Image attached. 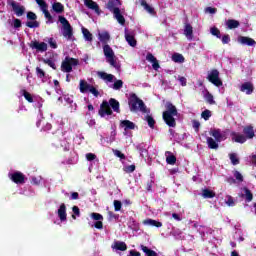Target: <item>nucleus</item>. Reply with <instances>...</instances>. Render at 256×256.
<instances>
[{
	"instance_id": "nucleus-58",
	"label": "nucleus",
	"mask_w": 256,
	"mask_h": 256,
	"mask_svg": "<svg viewBox=\"0 0 256 256\" xmlns=\"http://www.w3.org/2000/svg\"><path fill=\"white\" fill-rule=\"evenodd\" d=\"M48 43L52 49H57V42L53 38H50Z\"/></svg>"
},
{
	"instance_id": "nucleus-63",
	"label": "nucleus",
	"mask_w": 256,
	"mask_h": 256,
	"mask_svg": "<svg viewBox=\"0 0 256 256\" xmlns=\"http://www.w3.org/2000/svg\"><path fill=\"white\" fill-rule=\"evenodd\" d=\"M13 26L15 27V29H19V27H21V20L14 19Z\"/></svg>"
},
{
	"instance_id": "nucleus-24",
	"label": "nucleus",
	"mask_w": 256,
	"mask_h": 256,
	"mask_svg": "<svg viewBox=\"0 0 256 256\" xmlns=\"http://www.w3.org/2000/svg\"><path fill=\"white\" fill-rule=\"evenodd\" d=\"M143 225H146L148 227H163V223L153 220V219H146L143 220Z\"/></svg>"
},
{
	"instance_id": "nucleus-46",
	"label": "nucleus",
	"mask_w": 256,
	"mask_h": 256,
	"mask_svg": "<svg viewBox=\"0 0 256 256\" xmlns=\"http://www.w3.org/2000/svg\"><path fill=\"white\" fill-rule=\"evenodd\" d=\"M90 217L94 220V221H103V215L99 214V213H91Z\"/></svg>"
},
{
	"instance_id": "nucleus-3",
	"label": "nucleus",
	"mask_w": 256,
	"mask_h": 256,
	"mask_svg": "<svg viewBox=\"0 0 256 256\" xmlns=\"http://www.w3.org/2000/svg\"><path fill=\"white\" fill-rule=\"evenodd\" d=\"M175 117H177V107L170 102L166 103V111L163 112V119L168 127H175L177 125Z\"/></svg>"
},
{
	"instance_id": "nucleus-41",
	"label": "nucleus",
	"mask_w": 256,
	"mask_h": 256,
	"mask_svg": "<svg viewBox=\"0 0 256 256\" xmlns=\"http://www.w3.org/2000/svg\"><path fill=\"white\" fill-rule=\"evenodd\" d=\"M72 219H77V217H80L81 216V211L79 210V207L77 206H73L72 207Z\"/></svg>"
},
{
	"instance_id": "nucleus-31",
	"label": "nucleus",
	"mask_w": 256,
	"mask_h": 256,
	"mask_svg": "<svg viewBox=\"0 0 256 256\" xmlns=\"http://www.w3.org/2000/svg\"><path fill=\"white\" fill-rule=\"evenodd\" d=\"M82 35L85 41H93V34L85 27H82Z\"/></svg>"
},
{
	"instance_id": "nucleus-37",
	"label": "nucleus",
	"mask_w": 256,
	"mask_h": 256,
	"mask_svg": "<svg viewBox=\"0 0 256 256\" xmlns=\"http://www.w3.org/2000/svg\"><path fill=\"white\" fill-rule=\"evenodd\" d=\"M202 197H204V199H213L215 193L209 189H205L202 191Z\"/></svg>"
},
{
	"instance_id": "nucleus-8",
	"label": "nucleus",
	"mask_w": 256,
	"mask_h": 256,
	"mask_svg": "<svg viewBox=\"0 0 256 256\" xmlns=\"http://www.w3.org/2000/svg\"><path fill=\"white\" fill-rule=\"evenodd\" d=\"M103 52L106 57L107 63L111 65V67L117 68V60L115 59V52L113 51V48L109 46L108 44H105L103 46Z\"/></svg>"
},
{
	"instance_id": "nucleus-7",
	"label": "nucleus",
	"mask_w": 256,
	"mask_h": 256,
	"mask_svg": "<svg viewBox=\"0 0 256 256\" xmlns=\"http://www.w3.org/2000/svg\"><path fill=\"white\" fill-rule=\"evenodd\" d=\"M59 22L62 25L61 33L63 37H65V39L68 41H71V39H73V28L71 27V24H69L67 18L62 16L59 17Z\"/></svg>"
},
{
	"instance_id": "nucleus-12",
	"label": "nucleus",
	"mask_w": 256,
	"mask_h": 256,
	"mask_svg": "<svg viewBox=\"0 0 256 256\" xmlns=\"http://www.w3.org/2000/svg\"><path fill=\"white\" fill-rule=\"evenodd\" d=\"M36 3L39 5V7L41 8V11L44 13L45 18L47 19L46 23L47 24L53 23V17L51 16L49 11L47 10V4L45 3V1L36 0Z\"/></svg>"
},
{
	"instance_id": "nucleus-62",
	"label": "nucleus",
	"mask_w": 256,
	"mask_h": 256,
	"mask_svg": "<svg viewBox=\"0 0 256 256\" xmlns=\"http://www.w3.org/2000/svg\"><path fill=\"white\" fill-rule=\"evenodd\" d=\"M192 125H193V128L196 129V131H198L199 127H201V123H199V121L197 120H193Z\"/></svg>"
},
{
	"instance_id": "nucleus-49",
	"label": "nucleus",
	"mask_w": 256,
	"mask_h": 256,
	"mask_svg": "<svg viewBox=\"0 0 256 256\" xmlns=\"http://www.w3.org/2000/svg\"><path fill=\"white\" fill-rule=\"evenodd\" d=\"M146 121H147L149 127H151V129H153V127H155V120L153 119V117L147 115Z\"/></svg>"
},
{
	"instance_id": "nucleus-4",
	"label": "nucleus",
	"mask_w": 256,
	"mask_h": 256,
	"mask_svg": "<svg viewBox=\"0 0 256 256\" xmlns=\"http://www.w3.org/2000/svg\"><path fill=\"white\" fill-rule=\"evenodd\" d=\"M111 107H112L113 111H115L116 113H119V102L117 100L111 98L109 102L104 101L101 104L100 110H99V115L102 117H107V115H111V113H113V111L111 110Z\"/></svg>"
},
{
	"instance_id": "nucleus-61",
	"label": "nucleus",
	"mask_w": 256,
	"mask_h": 256,
	"mask_svg": "<svg viewBox=\"0 0 256 256\" xmlns=\"http://www.w3.org/2000/svg\"><path fill=\"white\" fill-rule=\"evenodd\" d=\"M231 41V38L229 37V35H224L223 37H222V43L224 44V45H227V43H229Z\"/></svg>"
},
{
	"instance_id": "nucleus-10",
	"label": "nucleus",
	"mask_w": 256,
	"mask_h": 256,
	"mask_svg": "<svg viewBox=\"0 0 256 256\" xmlns=\"http://www.w3.org/2000/svg\"><path fill=\"white\" fill-rule=\"evenodd\" d=\"M207 79L212 85H215V87H221L223 85V81H221L219 77V71L216 69L208 72Z\"/></svg>"
},
{
	"instance_id": "nucleus-15",
	"label": "nucleus",
	"mask_w": 256,
	"mask_h": 256,
	"mask_svg": "<svg viewBox=\"0 0 256 256\" xmlns=\"http://www.w3.org/2000/svg\"><path fill=\"white\" fill-rule=\"evenodd\" d=\"M238 43L241 45H247L248 47H255L256 42L254 39L246 37V36H239Z\"/></svg>"
},
{
	"instance_id": "nucleus-35",
	"label": "nucleus",
	"mask_w": 256,
	"mask_h": 256,
	"mask_svg": "<svg viewBox=\"0 0 256 256\" xmlns=\"http://www.w3.org/2000/svg\"><path fill=\"white\" fill-rule=\"evenodd\" d=\"M204 99L209 103V105H215V100L213 99V94L209 93V91H205Z\"/></svg>"
},
{
	"instance_id": "nucleus-30",
	"label": "nucleus",
	"mask_w": 256,
	"mask_h": 256,
	"mask_svg": "<svg viewBox=\"0 0 256 256\" xmlns=\"http://www.w3.org/2000/svg\"><path fill=\"white\" fill-rule=\"evenodd\" d=\"M243 133L246 135V139H253V137H255V131L251 126L245 127Z\"/></svg>"
},
{
	"instance_id": "nucleus-2",
	"label": "nucleus",
	"mask_w": 256,
	"mask_h": 256,
	"mask_svg": "<svg viewBox=\"0 0 256 256\" xmlns=\"http://www.w3.org/2000/svg\"><path fill=\"white\" fill-rule=\"evenodd\" d=\"M97 76L102 79V81H105V83L111 88L114 89L115 91H119L123 87V81L122 80H117L113 74H107V72H102L99 71L97 72ZM114 81V83H113ZM113 83V84H109Z\"/></svg>"
},
{
	"instance_id": "nucleus-27",
	"label": "nucleus",
	"mask_w": 256,
	"mask_h": 256,
	"mask_svg": "<svg viewBox=\"0 0 256 256\" xmlns=\"http://www.w3.org/2000/svg\"><path fill=\"white\" fill-rule=\"evenodd\" d=\"M165 157L166 163H168V165H175V163H177V158L175 157V155H173V153L167 151L165 153Z\"/></svg>"
},
{
	"instance_id": "nucleus-51",
	"label": "nucleus",
	"mask_w": 256,
	"mask_h": 256,
	"mask_svg": "<svg viewBox=\"0 0 256 256\" xmlns=\"http://www.w3.org/2000/svg\"><path fill=\"white\" fill-rule=\"evenodd\" d=\"M36 74L37 77H39L40 79H43V77H45V71H43V69H41L40 67L36 68Z\"/></svg>"
},
{
	"instance_id": "nucleus-42",
	"label": "nucleus",
	"mask_w": 256,
	"mask_h": 256,
	"mask_svg": "<svg viewBox=\"0 0 256 256\" xmlns=\"http://www.w3.org/2000/svg\"><path fill=\"white\" fill-rule=\"evenodd\" d=\"M22 95L26 99V101H28V103H33V96L31 95V93L23 90Z\"/></svg>"
},
{
	"instance_id": "nucleus-18",
	"label": "nucleus",
	"mask_w": 256,
	"mask_h": 256,
	"mask_svg": "<svg viewBox=\"0 0 256 256\" xmlns=\"http://www.w3.org/2000/svg\"><path fill=\"white\" fill-rule=\"evenodd\" d=\"M57 215L60 219V221H67V207L65 204H61L58 208Z\"/></svg>"
},
{
	"instance_id": "nucleus-11",
	"label": "nucleus",
	"mask_w": 256,
	"mask_h": 256,
	"mask_svg": "<svg viewBox=\"0 0 256 256\" xmlns=\"http://www.w3.org/2000/svg\"><path fill=\"white\" fill-rule=\"evenodd\" d=\"M77 65V60L74 58L67 57L62 62L61 69L64 71V73H71L73 71V67Z\"/></svg>"
},
{
	"instance_id": "nucleus-29",
	"label": "nucleus",
	"mask_w": 256,
	"mask_h": 256,
	"mask_svg": "<svg viewBox=\"0 0 256 256\" xmlns=\"http://www.w3.org/2000/svg\"><path fill=\"white\" fill-rule=\"evenodd\" d=\"M184 35L186 36L187 39H189V41L193 39V27L191 26V24L185 25Z\"/></svg>"
},
{
	"instance_id": "nucleus-9",
	"label": "nucleus",
	"mask_w": 256,
	"mask_h": 256,
	"mask_svg": "<svg viewBox=\"0 0 256 256\" xmlns=\"http://www.w3.org/2000/svg\"><path fill=\"white\" fill-rule=\"evenodd\" d=\"M79 89L80 93H91L94 97H99V90L85 80H80Z\"/></svg>"
},
{
	"instance_id": "nucleus-36",
	"label": "nucleus",
	"mask_w": 256,
	"mask_h": 256,
	"mask_svg": "<svg viewBox=\"0 0 256 256\" xmlns=\"http://www.w3.org/2000/svg\"><path fill=\"white\" fill-rule=\"evenodd\" d=\"M228 29H237L239 27V21L230 19L226 22Z\"/></svg>"
},
{
	"instance_id": "nucleus-17",
	"label": "nucleus",
	"mask_w": 256,
	"mask_h": 256,
	"mask_svg": "<svg viewBox=\"0 0 256 256\" xmlns=\"http://www.w3.org/2000/svg\"><path fill=\"white\" fill-rule=\"evenodd\" d=\"M254 89L255 88L253 86V83H251V82H245L240 87V91L242 93H246V95H251V93H253Z\"/></svg>"
},
{
	"instance_id": "nucleus-5",
	"label": "nucleus",
	"mask_w": 256,
	"mask_h": 256,
	"mask_svg": "<svg viewBox=\"0 0 256 256\" xmlns=\"http://www.w3.org/2000/svg\"><path fill=\"white\" fill-rule=\"evenodd\" d=\"M120 6L121 2L119 0H111L107 4V9L113 12L114 18L120 25H125V17H123V14H121V10L119 9Z\"/></svg>"
},
{
	"instance_id": "nucleus-32",
	"label": "nucleus",
	"mask_w": 256,
	"mask_h": 256,
	"mask_svg": "<svg viewBox=\"0 0 256 256\" xmlns=\"http://www.w3.org/2000/svg\"><path fill=\"white\" fill-rule=\"evenodd\" d=\"M172 61H174V63H185V57H183L182 54L174 53L172 55Z\"/></svg>"
},
{
	"instance_id": "nucleus-13",
	"label": "nucleus",
	"mask_w": 256,
	"mask_h": 256,
	"mask_svg": "<svg viewBox=\"0 0 256 256\" xmlns=\"http://www.w3.org/2000/svg\"><path fill=\"white\" fill-rule=\"evenodd\" d=\"M9 178L11 181L17 184L25 183V175L21 172H14L9 174Z\"/></svg>"
},
{
	"instance_id": "nucleus-21",
	"label": "nucleus",
	"mask_w": 256,
	"mask_h": 256,
	"mask_svg": "<svg viewBox=\"0 0 256 256\" xmlns=\"http://www.w3.org/2000/svg\"><path fill=\"white\" fill-rule=\"evenodd\" d=\"M84 5L99 15V5L93 0H84Z\"/></svg>"
},
{
	"instance_id": "nucleus-19",
	"label": "nucleus",
	"mask_w": 256,
	"mask_h": 256,
	"mask_svg": "<svg viewBox=\"0 0 256 256\" xmlns=\"http://www.w3.org/2000/svg\"><path fill=\"white\" fill-rule=\"evenodd\" d=\"M231 138L232 141H234V143H245V141H247V138L245 137V135L237 133V132H232L231 133Z\"/></svg>"
},
{
	"instance_id": "nucleus-43",
	"label": "nucleus",
	"mask_w": 256,
	"mask_h": 256,
	"mask_svg": "<svg viewBox=\"0 0 256 256\" xmlns=\"http://www.w3.org/2000/svg\"><path fill=\"white\" fill-rule=\"evenodd\" d=\"M26 25L30 28V29H35L37 27H39V22H37L36 20H30L26 22Z\"/></svg>"
},
{
	"instance_id": "nucleus-23",
	"label": "nucleus",
	"mask_w": 256,
	"mask_h": 256,
	"mask_svg": "<svg viewBox=\"0 0 256 256\" xmlns=\"http://www.w3.org/2000/svg\"><path fill=\"white\" fill-rule=\"evenodd\" d=\"M12 9L17 17H21L25 13V8L15 2L12 3Z\"/></svg>"
},
{
	"instance_id": "nucleus-14",
	"label": "nucleus",
	"mask_w": 256,
	"mask_h": 256,
	"mask_svg": "<svg viewBox=\"0 0 256 256\" xmlns=\"http://www.w3.org/2000/svg\"><path fill=\"white\" fill-rule=\"evenodd\" d=\"M239 195L245 199L247 203H251V201H253V193H251V190H249L247 187L242 188Z\"/></svg>"
},
{
	"instance_id": "nucleus-6",
	"label": "nucleus",
	"mask_w": 256,
	"mask_h": 256,
	"mask_svg": "<svg viewBox=\"0 0 256 256\" xmlns=\"http://www.w3.org/2000/svg\"><path fill=\"white\" fill-rule=\"evenodd\" d=\"M129 107H130V111L134 113H137V111H141L142 113H147V108L145 107V103H143V100L139 99L135 94L130 95Z\"/></svg>"
},
{
	"instance_id": "nucleus-1",
	"label": "nucleus",
	"mask_w": 256,
	"mask_h": 256,
	"mask_svg": "<svg viewBox=\"0 0 256 256\" xmlns=\"http://www.w3.org/2000/svg\"><path fill=\"white\" fill-rule=\"evenodd\" d=\"M209 133L211 137H214V139L211 137L206 138L209 149H219V143L227 139V132L225 131H221L219 129L214 128L211 129Z\"/></svg>"
},
{
	"instance_id": "nucleus-20",
	"label": "nucleus",
	"mask_w": 256,
	"mask_h": 256,
	"mask_svg": "<svg viewBox=\"0 0 256 256\" xmlns=\"http://www.w3.org/2000/svg\"><path fill=\"white\" fill-rule=\"evenodd\" d=\"M98 39L101 43H103L104 45H107V43H109V40L111 39V36L109 35V32L102 31V32H98Z\"/></svg>"
},
{
	"instance_id": "nucleus-59",
	"label": "nucleus",
	"mask_w": 256,
	"mask_h": 256,
	"mask_svg": "<svg viewBox=\"0 0 256 256\" xmlns=\"http://www.w3.org/2000/svg\"><path fill=\"white\" fill-rule=\"evenodd\" d=\"M41 180H42L41 176L33 177L32 183L33 185H39L41 183Z\"/></svg>"
},
{
	"instance_id": "nucleus-50",
	"label": "nucleus",
	"mask_w": 256,
	"mask_h": 256,
	"mask_svg": "<svg viewBox=\"0 0 256 256\" xmlns=\"http://www.w3.org/2000/svg\"><path fill=\"white\" fill-rule=\"evenodd\" d=\"M123 171H125V173H133V171H135V165L124 166Z\"/></svg>"
},
{
	"instance_id": "nucleus-53",
	"label": "nucleus",
	"mask_w": 256,
	"mask_h": 256,
	"mask_svg": "<svg viewBox=\"0 0 256 256\" xmlns=\"http://www.w3.org/2000/svg\"><path fill=\"white\" fill-rule=\"evenodd\" d=\"M86 159H87V161H95V159H97V155H95L93 153H87Z\"/></svg>"
},
{
	"instance_id": "nucleus-38",
	"label": "nucleus",
	"mask_w": 256,
	"mask_h": 256,
	"mask_svg": "<svg viewBox=\"0 0 256 256\" xmlns=\"http://www.w3.org/2000/svg\"><path fill=\"white\" fill-rule=\"evenodd\" d=\"M232 165H239V156L236 153L229 154Z\"/></svg>"
},
{
	"instance_id": "nucleus-55",
	"label": "nucleus",
	"mask_w": 256,
	"mask_h": 256,
	"mask_svg": "<svg viewBox=\"0 0 256 256\" xmlns=\"http://www.w3.org/2000/svg\"><path fill=\"white\" fill-rule=\"evenodd\" d=\"M113 153L116 157H119V159H125V154H122L119 150H113Z\"/></svg>"
},
{
	"instance_id": "nucleus-22",
	"label": "nucleus",
	"mask_w": 256,
	"mask_h": 256,
	"mask_svg": "<svg viewBox=\"0 0 256 256\" xmlns=\"http://www.w3.org/2000/svg\"><path fill=\"white\" fill-rule=\"evenodd\" d=\"M146 59L149 61V63H152V67L155 71H157L159 69V62L157 61V58H155V56H153V54L148 53L146 56Z\"/></svg>"
},
{
	"instance_id": "nucleus-40",
	"label": "nucleus",
	"mask_w": 256,
	"mask_h": 256,
	"mask_svg": "<svg viewBox=\"0 0 256 256\" xmlns=\"http://www.w3.org/2000/svg\"><path fill=\"white\" fill-rule=\"evenodd\" d=\"M225 203L228 205V207H235V200L233 199L232 196H226L225 197Z\"/></svg>"
},
{
	"instance_id": "nucleus-57",
	"label": "nucleus",
	"mask_w": 256,
	"mask_h": 256,
	"mask_svg": "<svg viewBox=\"0 0 256 256\" xmlns=\"http://www.w3.org/2000/svg\"><path fill=\"white\" fill-rule=\"evenodd\" d=\"M27 18H28L30 21H36L37 15H36L35 13H33V12H28Z\"/></svg>"
},
{
	"instance_id": "nucleus-56",
	"label": "nucleus",
	"mask_w": 256,
	"mask_h": 256,
	"mask_svg": "<svg viewBox=\"0 0 256 256\" xmlns=\"http://www.w3.org/2000/svg\"><path fill=\"white\" fill-rule=\"evenodd\" d=\"M44 63H46V65H49V67H51L52 69H57V67L55 66V62H53V60H44Z\"/></svg>"
},
{
	"instance_id": "nucleus-25",
	"label": "nucleus",
	"mask_w": 256,
	"mask_h": 256,
	"mask_svg": "<svg viewBox=\"0 0 256 256\" xmlns=\"http://www.w3.org/2000/svg\"><path fill=\"white\" fill-rule=\"evenodd\" d=\"M125 39L130 47H135L137 45V40H135V36H133V34L125 32Z\"/></svg>"
},
{
	"instance_id": "nucleus-26",
	"label": "nucleus",
	"mask_w": 256,
	"mask_h": 256,
	"mask_svg": "<svg viewBox=\"0 0 256 256\" xmlns=\"http://www.w3.org/2000/svg\"><path fill=\"white\" fill-rule=\"evenodd\" d=\"M112 249H116L117 251H127V244H125V242L116 241L112 245Z\"/></svg>"
},
{
	"instance_id": "nucleus-64",
	"label": "nucleus",
	"mask_w": 256,
	"mask_h": 256,
	"mask_svg": "<svg viewBox=\"0 0 256 256\" xmlns=\"http://www.w3.org/2000/svg\"><path fill=\"white\" fill-rule=\"evenodd\" d=\"M96 229H103V222L101 220H98L95 225Z\"/></svg>"
},
{
	"instance_id": "nucleus-52",
	"label": "nucleus",
	"mask_w": 256,
	"mask_h": 256,
	"mask_svg": "<svg viewBox=\"0 0 256 256\" xmlns=\"http://www.w3.org/2000/svg\"><path fill=\"white\" fill-rule=\"evenodd\" d=\"M121 207H122L121 201L115 200L114 201V209H115V211H121Z\"/></svg>"
},
{
	"instance_id": "nucleus-45",
	"label": "nucleus",
	"mask_w": 256,
	"mask_h": 256,
	"mask_svg": "<svg viewBox=\"0 0 256 256\" xmlns=\"http://www.w3.org/2000/svg\"><path fill=\"white\" fill-rule=\"evenodd\" d=\"M211 35H214V37H217L218 39H221V32L216 27H212L210 29Z\"/></svg>"
},
{
	"instance_id": "nucleus-54",
	"label": "nucleus",
	"mask_w": 256,
	"mask_h": 256,
	"mask_svg": "<svg viewBox=\"0 0 256 256\" xmlns=\"http://www.w3.org/2000/svg\"><path fill=\"white\" fill-rule=\"evenodd\" d=\"M205 13H210V15H215L217 13V8L207 7Z\"/></svg>"
},
{
	"instance_id": "nucleus-33",
	"label": "nucleus",
	"mask_w": 256,
	"mask_h": 256,
	"mask_svg": "<svg viewBox=\"0 0 256 256\" xmlns=\"http://www.w3.org/2000/svg\"><path fill=\"white\" fill-rule=\"evenodd\" d=\"M121 127H124L125 131H127V129H135V123L129 120H123L121 122Z\"/></svg>"
},
{
	"instance_id": "nucleus-48",
	"label": "nucleus",
	"mask_w": 256,
	"mask_h": 256,
	"mask_svg": "<svg viewBox=\"0 0 256 256\" xmlns=\"http://www.w3.org/2000/svg\"><path fill=\"white\" fill-rule=\"evenodd\" d=\"M201 117L205 121H209V118L211 117V111H209V110L203 111L202 114H201Z\"/></svg>"
},
{
	"instance_id": "nucleus-34",
	"label": "nucleus",
	"mask_w": 256,
	"mask_h": 256,
	"mask_svg": "<svg viewBox=\"0 0 256 256\" xmlns=\"http://www.w3.org/2000/svg\"><path fill=\"white\" fill-rule=\"evenodd\" d=\"M141 250L143 251V253H145V255L147 256H157V252L149 249L147 246L141 245Z\"/></svg>"
},
{
	"instance_id": "nucleus-60",
	"label": "nucleus",
	"mask_w": 256,
	"mask_h": 256,
	"mask_svg": "<svg viewBox=\"0 0 256 256\" xmlns=\"http://www.w3.org/2000/svg\"><path fill=\"white\" fill-rule=\"evenodd\" d=\"M178 80L180 81V84L182 85V87H186L187 86V78L180 76L178 78Z\"/></svg>"
},
{
	"instance_id": "nucleus-44",
	"label": "nucleus",
	"mask_w": 256,
	"mask_h": 256,
	"mask_svg": "<svg viewBox=\"0 0 256 256\" xmlns=\"http://www.w3.org/2000/svg\"><path fill=\"white\" fill-rule=\"evenodd\" d=\"M66 101V103H68V105H70L71 103H73V96H69V95H64L63 97H59L58 101Z\"/></svg>"
},
{
	"instance_id": "nucleus-28",
	"label": "nucleus",
	"mask_w": 256,
	"mask_h": 256,
	"mask_svg": "<svg viewBox=\"0 0 256 256\" xmlns=\"http://www.w3.org/2000/svg\"><path fill=\"white\" fill-rule=\"evenodd\" d=\"M140 4L145 9V11H147V13H149L150 15H155V8L151 5H148L147 1L141 0Z\"/></svg>"
},
{
	"instance_id": "nucleus-39",
	"label": "nucleus",
	"mask_w": 256,
	"mask_h": 256,
	"mask_svg": "<svg viewBox=\"0 0 256 256\" xmlns=\"http://www.w3.org/2000/svg\"><path fill=\"white\" fill-rule=\"evenodd\" d=\"M54 11L56 13H61L63 12V4L59 3V2H55L53 5H52Z\"/></svg>"
},
{
	"instance_id": "nucleus-47",
	"label": "nucleus",
	"mask_w": 256,
	"mask_h": 256,
	"mask_svg": "<svg viewBox=\"0 0 256 256\" xmlns=\"http://www.w3.org/2000/svg\"><path fill=\"white\" fill-rule=\"evenodd\" d=\"M233 175H234V177H235V179L237 180L238 183H242V181H243V174H241V172L234 171Z\"/></svg>"
},
{
	"instance_id": "nucleus-16",
	"label": "nucleus",
	"mask_w": 256,
	"mask_h": 256,
	"mask_svg": "<svg viewBox=\"0 0 256 256\" xmlns=\"http://www.w3.org/2000/svg\"><path fill=\"white\" fill-rule=\"evenodd\" d=\"M30 47H32V49H36L40 53L47 51V43L45 42L34 41L31 43Z\"/></svg>"
}]
</instances>
